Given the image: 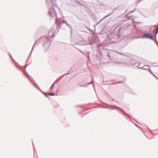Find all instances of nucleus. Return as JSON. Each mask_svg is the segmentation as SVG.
I'll use <instances>...</instances> for the list:
<instances>
[{"label": "nucleus", "mask_w": 158, "mask_h": 158, "mask_svg": "<svg viewBox=\"0 0 158 158\" xmlns=\"http://www.w3.org/2000/svg\"><path fill=\"white\" fill-rule=\"evenodd\" d=\"M143 36L144 38H148V39H153L152 36L151 35L149 34H145Z\"/></svg>", "instance_id": "obj_1"}, {"label": "nucleus", "mask_w": 158, "mask_h": 158, "mask_svg": "<svg viewBox=\"0 0 158 158\" xmlns=\"http://www.w3.org/2000/svg\"><path fill=\"white\" fill-rule=\"evenodd\" d=\"M54 84H55V83H54L51 86V87H50V89H52L53 87H54Z\"/></svg>", "instance_id": "obj_2"}, {"label": "nucleus", "mask_w": 158, "mask_h": 158, "mask_svg": "<svg viewBox=\"0 0 158 158\" xmlns=\"http://www.w3.org/2000/svg\"><path fill=\"white\" fill-rule=\"evenodd\" d=\"M48 95H49L54 96V94L53 93H49Z\"/></svg>", "instance_id": "obj_3"}]
</instances>
